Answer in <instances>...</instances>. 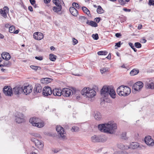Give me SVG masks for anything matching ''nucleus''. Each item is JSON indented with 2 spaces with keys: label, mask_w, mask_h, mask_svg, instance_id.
I'll return each mask as SVG.
<instances>
[{
  "label": "nucleus",
  "mask_w": 154,
  "mask_h": 154,
  "mask_svg": "<svg viewBox=\"0 0 154 154\" xmlns=\"http://www.w3.org/2000/svg\"><path fill=\"white\" fill-rule=\"evenodd\" d=\"M139 145V143L137 142H132L131 143L128 147H129V148H131L132 149H135L137 148Z\"/></svg>",
  "instance_id": "24"
},
{
  "label": "nucleus",
  "mask_w": 154,
  "mask_h": 154,
  "mask_svg": "<svg viewBox=\"0 0 154 154\" xmlns=\"http://www.w3.org/2000/svg\"><path fill=\"white\" fill-rule=\"evenodd\" d=\"M28 9L30 11H33V9L32 7L31 6H29L28 7Z\"/></svg>",
  "instance_id": "58"
},
{
  "label": "nucleus",
  "mask_w": 154,
  "mask_h": 154,
  "mask_svg": "<svg viewBox=\"0 0 154 154\" xmlns=\"http://www.w3.org/2000/svg\"><path fill=\"white\" fill-rule=\"evenodd\" d=\"M123 10L125 11H128L130 12L131 11V9H127L126 8H124L123 9Z\"/></svg>",
  "instance_id": "57"
},
{
  "label": "nucleus",
  "mask_w": 154,
  "mask_h": 154,
  "mask_svg": "<svg viewBox=\"0 0 154 154\" xmlns=\"http://www.w3.org/2000/svg\"><path fill=\"white\" fill-rule=\"evenodd\" d=\"M94 117L96 120H100L102 119V115L100 112H95Z\"/></svg>",
  "instance_id": "25"
},
{
  "label": "nucleus",
  "mask_w": 154,
  "mask_h": 154,
  "mask_svg": "<svg viewBox=\"0 0 154 154\" xmlns=\"http://www.w3.org/2000/svg\"><path fill=\"white\" fill-rule=\"evenodd\" d=\"M115 36L116 37L118 38H119L121 36V35L120 33H116L115 34Z\"/></svg>",
  "instance_id": "56"
},
{
  "label": "nucleus",
  "mask_w": 154,
  "mask_h": 154,
  "mask_svg": "<svg viewBox=\"0 0 154 154\" xmlns=\"http://www.w3.org/2000/svg\"><path fill=\"white\" fill-rule=\"evenodd\" d=\"M32 88L30 85H28L27 86H24L22 87V94L23 93L26 95H27L31 92L32 91Z\"/></svg>",
  "instance_id": "10"
},
{
  "label": "nucleus",
  "mask_w": 154,
  "mask_h": 154,
  "mask_svg": "<svg viewBox=\"0 0 154 154\" xmlns=\"http://www.w3.org/2000/svg\"><path fill=\"white\" fill-rule=\"evenodd\" d=\"M55 48L53 46H51L50 47V49L51 50H54Z\"/></svg>",
  "instance_id": "64"
},
{
  "label": "nucleus",
  "mask_w": 154,
  "mask_h": 154,
  "mask_svg": "<svg viewBox=\"0 0 154 154\" xmlns=\"http://www.w3.org/2000/svg\"><path fill=\"white\" fill-rule=\"evenodd\" d=\"M146 87L148 88L153 89L154 88V80H152L146 85Z\"/></svg>",
  "instance_id": "23"
},
{
  "label": "nucleus",
  "mask_w": 154,
  "mask_h": 154,
  "mask_svg": "<svg viewBox=\"0 0 154 154\" xmlns=\"http://www.w3.org/2000/svg\"><path fill=\"white\" fill-rule=\"evenodd\" d=\"M79 21L81 22H84L86 20H88V19L84 16H81L79 17Z\"/></svg>",
  "instance_id": "38"
},
{
  "label": "nucleus",
  "mask_w": 154,
  "mask_h": 154,
  "mask_svg": "<svg viewBox=\"0 0 154 154\" xmlns=\"http://www.w3.org/2000/svg\"><path fill=\"white\" fill-rule=\"evenodd\" d=\"M139 72V70L136 69H134L130 72V74L131 75H134L137 74Z\"/></svg>",
  "instance_id": "30"
},
{
  "label": "nucleus",
  "mask_w": 154,
  "mask_h": 154,
  "mask_svg": "<svg viewBox=\"0 0 154 154\" xmlns=\"http://www.w3.org/2000/svg\"><path fill=\"white\" fill-rule=\"evenodd\" d=\"M53 2L55 4L56 6H58L60 5H61L60 3V2L59 0H53Z\"/></svg>",
  "instance_id": "42"
},
{
  "label": "nucleus",
  "mask_w": 154,
  "mask_h": 154,
  "mask_svg": "<svg viewBox=\"0 0 154 154\" xmlns=\"http://www.w3.org/2000/svg\"><path fill=\"white\" fill-rule=\"evenodd\" d=\"M9 12V8L7 6H5L3 8V10L0 9V13L1 15L5 18H6L7 17V13H8Z\"/></svg>",
  "instance_id": "13"
},
{
  "label": "nucleus",
  "mask_w": 154,
  "mask_h": 154,
  "mask_svg": "<svg viewBox=\"0 0 154 154\" xmlns=\"http://www.w3.org/2000/svg\"><path fill=\"white\" fill-rule=\"evenodd\" d=\"M97 54L99 55H106L108 54V52L106 51H98Z\"/></svg>",
  "instance_id": "37"
},
{
  "label": "nucleus",
  "mask_w": 154,
  "mask_h": 154,
  "mask_svg": "<svg viewBox=\"0 0 154 154\" xmlns=\"http://www.w3.org/2000/svg\"><path fill=\"white\" fill-rule=\"evenodd\" d=\"M42 93L44 96H48L52 94V91L50 87L48 86L45 87L43 88Z\"/></svg>",
  "instance_id": "14"
},
{
  "label": "nucleus",
  "mask_w": 154,
  "mask_h": 154,
  "mask_svg": "<svg viewBox=\"0 0 154 154\" xmlns=\"http://www.w3.org/2000/svg\"><path fill=\"white\" fill-rule=\"evenodd\" d=\"M56 130L60 137L63 139H65L66 134L63 127L60 126H57L56 127Z\"/></svg>",
  "instance_id": "7"
},
{
  "label": "nucleus",
  "mask_w": 154,
  "mask_h": 154,
  "mask_svg": "<svg viewBox=\"0 0 154 154\" xmlns=\"http://www.w3.org/2000/svg\"><path fill=\"white\" fill-rule=\"evenodd\" d=\"M29 122L33 126H36L38 128L43 127L44 125L43 122L38 118H31L29 119Z\"/></svg>",
  "instance_id": "5"
},
{
  "label": "nucleus",
  "mask_w": 154,
  "mask_h": 154,
  "mask_svg": "<svg viewBox=\"0 0 154 154\" xmlns=\"http://www.w3.org/2000/svg\"><path fill=\"white\" fill-rule=\"evenodd\" d=\"M117 128L116 124L112 121H110L107 123L100 124L98 125V128L101 131L111 134L115 133Z\"/></svg>",
  "instance_id": "1"
},
{
  "label": "nucleus",
  "mask_w": 154,
  "mask_h": 154,
  "mask_svg": "<svg viewBox=\"0 0 154 154\" xmlns=\"http://www.w3.org/2000/svg\"><path fill=\"white\" fill-rule=\"evenodd\" d=\"M73 7H75L77 9L79 8V6L78 3L75 2H73L72 4Z\"/></svg>",
  "instance_id": "46"
},
{
  "label": "nucleus",
  "mask_w": 154,
  "mask_h": 154,
  "mask_svg": "<svg viewBox=\"0 0 154 154\" xmlns=\"http://www.w3.org/2000/svg\"><path fill=\"white\" fill-rule=\"evenodd\" d=\"M19 32V30H17L16 31H14V32H13L14 33V34H17Z\"/></svg>",
  "instance_id": "63"
},
{
  "label": "nucleus",
  "mask_w": 154,
  "mask_h": 154,
  "mask_svg": "<svg viewBox=\"0 0 154 154\" xmlns=\"http://www.w3.org/2000/svg\"><path fill=\"white\" fill-rule=\"evenodd\" d=\"M100 72L102 74L105 73L109 71V68L107 67H103L100 69Z\"/></svg>",
  "instance_id": "35"
},
{
  "label": "nucleus",
  "mask_w": 154,
  "mask_h": 154,
  "mask_svg": "<svg viewBox=\"0 0 154 154\" xmlns=\"http://www.w3.org/2000/svg\"><path fill=\"white\" fill-rule=\"evenodd\" d=\"M36 59L38 60H42L43 59V57L42 56L37 57L36 56L35 57Z\"/></svg>",
  "instance_id": "49"
},
{
  "label": "nucleus",
  "mask_w": 154,
  "mask_h": 154,
  "mask_svg": "<svg viewBox=\"0 0 154 154\" xmlns=\"http://www.w3.org/2000/svg\"><path fill=\"white\" fill-rule=\"evenodd\" d=\"M144 140L146 144L149 146H152L154 145V140L151 136H148L146 137Z\"/></svg>",
  "instance_id": "12"
},
{
  "label": "nucleus",
  "mask_w": 154,
  "mask_h": 154,
  "mask_svg": "<svg viewBox=\"0 0 154 154\" xmlns=\"http://www.w3.org/2000/svg\"><path fill=\"white\" fill-rule=\"evenodd\" d=\"M2 58L7 61L8 60L11 58V56L8 52H4L2 54Z\"/></svg>",
  "instance_id": "21"
},
{
  "label": "nucleus",
  "mask_w": 154,
  "mask_h": 154,
  "mask_svg": "<svg viewBox=\"0 0 154 154\" xmlns=\"http://www.w3.org/2000/svg\"><path fill=\"white\" fill-rule=\"evenodd\" d=\"M142 27V25L141 24H140L138 25L137 28L138 29H141Z\"/></svg>",
  "instance_id": "61"
},
{
  "label": "nucleus",
  "mask_w": 154,
  "mask_h": 154,
  "mask_svg": "<svg viewBox=\"0 0 154 154\" xmlns=\"http://www.w3.org/2000/svg\"><path fill=\"white\" fill-rule=\"evenodd\" d=\"M119 2L122 5H124L125 3V2L123 0H119Z\"/></svg>",
  "instance_id": "51"
},
{
  "label": "nucleus",
  "mask_w": 154,
  "mask_h": 154,
  "mask_svg": "<svg viewBox=\"0 0 154 154\" xmlns=\"http://www.w3.org/2000/svg\"><path fill=\"white\" fill-rule=\"evenodd\" d=\"M15 30V27L14 26H12L9 28V31L10 33H13Z\"/></svg>",
  "instance_id": "40"
},
{
  "label": "nucleus",
  "mask_w": 154,
  "mask_h": 154,
  "mask_svg": "<svg viewBox=\"0 0 154 154\" xmlns=\"http://www.w3.org/2000/svg\"><path fill=\"white\" fill-rule=\"evenodd\" d=\"M134 46L137 48H140L141 47V45L139 42H137L135 43Z\"/></svg>",
  "instance_id": "43"
},
{
  "label": "nucleus",
  "mask_w": 154,
  "mask_h": 154,
  "mask_svg": "<svg viewBox=\"0 0 154 154\" xmlns=\"http://www.w3.org/2000/svg\"><path fill=\"white\" fill-rule=\"evenodd\" d=\"M126 132H124L122 133V139H126Z\"/></svg>",
  "instance_id": "50"
},
{
  "label": "nucleus",
  "mask_w": 154,
  "mask_h": 154,
  "mask_svg": "<svg viewBox=\"0 0 154 154\" xmlns=\"http://www.w3.org/2000/svg\"><path fill=\"white\" fill-rule=\"evenodd\" d=\"M42 91V87L39 84H37L35 85L34 91L35 94L38 93H40Z\"/></svg>",
  "instance_id": "20"
},
{
  "label": "nucleus",
  "mask_w": 154,
  "mask_h": 154,
  "mask_svg": "<svg viewBox=\"0 0 154 154\" xmlns=\"http://www.w3.org/2000/svg\"><path fill=\"white\" fill-rule=\"evenodd\" d=\"M30 0V2L31 3V4L32 5H34L35 3V0Z\"/></svg>",
  "instance_id": "55"
},
{
  "label": "nucleus",
  "mask_w": 154,
  "mask_h": 154,
  "mask_svg": "<svg viewBox=\"0 0 154 154\" xmlns=\"http://www.w3.org/2000/svg\"><path fill=\"white\" fill-rule=\"evenodd\" d=\"M15 121L18 123H21L25 122L24 116L23 114L18 113L15 116Z\"/></svg>",
  "instance_id": "8"
},
{
  "label": "nucleus",
  "mask_w": 154,
  "mask_h": 154,
  "mask_svg": "<svg viewBox=\"0 0 154 154\" xmlns=\"http://www.w3.org/2000/svg\"><path fill=\"white\" fill-rule=\"evenodd\" d=\"M33 135L35 137H38L40 138H41V137L40 135L38 133H34L33 134Z\"/></svg>",
  "instance_id": "47"
},
{
  "label": "nucleus",
  "mask_w": 154,
  "mask_h": 154,
  "mask_svg": "<svg viewBox=\"0 0 154 154\" xmlns=\"http://www.w3.org/2000/svg\"><path fill=\"white\" fill-rule=\"evenodd\" d=\"M78 42V40L76 39L73 38V44L74 45H75Z\"/></svg>",
  "instance_id": "54"
},
{
  "label": "nucleus",
  "mask_w": 154,
  "mask_h": 154,
  "mask_svg": "<svg viewBox=\"0 0 154 154\" xmlns=\"http://www.w3.org/2000/svg\"><path fill=\"white\" fill-rule=\"evenodd\" d=\"M22 87L16 86L12 90L13 94V93L15 95H19L22 94Z\"/></svg>",
  "instance_id": "15"
},
{
  "label": "nucleus",
  "mask_w": 154,
  "mask_h": 154,
  "mask_svg": "<svg viewBox=\"0 0 154 154\" xmlns=\"http://www.w3.org/2000/svg\"><path fill=\"white\" fill-rule=\"evenodd\" d=\"M101 95L106 99L108 98L109 95L113 99L116 97V92L113 88L111 86H104L101 90Z\"/></svg>",
  "instance_id": "2"
},
{
  "label": "nucleus",
  "mask_w": 154,
  "mask_h": 154,
  "mask_svg": "<svg viewBox=\"0 0 154 154\" xmlns=\"http://www.w3.org/2000/svg\"><path fill=\"white\" fill-rule=\"evenodd\" d=\"M81 93L85 97L88 98L93 97L96 94V92L94 90L89 88H84L82 91Z\"/></svg>",
  "instance_id": "4"
},
{
  "label": "nucleus",
  "mask_w": 154,
  "mask_h": 154,
  "mask_svg": "<svg viewBox=\"0 0 154 154\" xmlns=\"http://www.w3.org/2000/svg\"><path fill=\"white\" fill-rule=\"evenodd\" d=\"M106 58H107L108 59H110L111 58V54L110 53L109 54L108 56L106 57Z\"/></svg>",
  "instance_id": "60"
},
{
  "label": "nucleus",
  "mask_w": 154,
  "mask_h": 154,
  "mask_svg": "<svg viewBox=\"0 0 154 154\" xmlns=\"http://www.w3.org/2000/svg\"><path fill=\"white\" fill-rule=\"evenodd\" d=\"M79 128L77 127H73L71 129V130L73 132H76L79 131Z\"/></svg>",
  "instance_id": "45"
},
{
  "label": "nucleus",
  "mask_w": 154,
  "mask_h": 154,
  "mask_svg": "<svg viewBox=\"0 0 154 154\" xmlns=\"http://www.w3.org/2000/svg\"><path fill=\"white\" fill-rule=\"evenodd\" d=\"M82 10L85 12L86 13L87 15L89 16L90 17L91 15L90 14V11L88 9L85 7H82Z\"/></svg>",
  "instance_id": "32"
},
{
  "label": "nucleus",
  "mask_w": 154,
  "mask_h": 154,
  "mask_svg": "<svg viewBox=\"0 0 154 154\" xmlns=\"http://www.w3.org/2000/svg\"><path fill=\"white\" fill-rule=\"evenodd\" d=\"M97 11L98 14H101L103 13V10L101 6L99 5L97 9Z\"/></svg>",
  "instance_id": "36"
},
{
  "label": "nucleus",
  "mask_w": 154,
  "mask_h": 154,
  "mask_svg": "<svg viewBox=\"0 0 154 154\" xmlns=\"http://www.w3.org/2000/svg\"><path fill=\"white\" fill-rule=\"evenodd\" d=\"M31 140L34 143L35 146L38 148L40 149H42L44 145L41 141L35 138H32Z\"/></svg>",
  "instance_id": "9"
},
{
  "label": "nucleus",
  "mask_w": 154,
  "mask_h": 154,
  "mask_svg": "<svg viewBox=\"0 0 154 154\" xmlns=\"http://www.w3.org/2000/svg\"><path fill=\"white\" fill-rule=\"evenodd\" d=\"M117 92L120 96H126L131 93V89L127 86L122 85L117 88Z\"/></svg>",
  "instance_id": "3"
},
{
  "label": "nucleus",
  "mask_w": 154,
  "mask_h": 154,
  "mask_svg": "<svg viewBox=\"0 0 154 154\" xmlns=\"http://www.w3.org/2000/svg\"><path fill=\"white\" fill-rule=\"evenodd\" d=\"M91 141L93 142H99L106 141L107 138L105 137H101L94 135L91 137Z\"/></svg>",
  "instance_id": "6"
},
{
  "label": "nucleus",
  "mask_w": 154,
  "mask_h": 154,
  "mask_svg": "<svg viewBox=\"0 0 154 154\" xmlns=\"http://www.w3.org/2000/svg\"><path fill=\"white\" fill-rule=\"evenodd\" d=\"M113 154H128V153L125 151H120L115 152Z\"/></svg>",
  "instance_id": "39"
},
{
  "label": "nucleus",
  "mask_w": 154,
  "mask_h": 154,
  "mask_svg": "<svg viewBox=\"0 0 154 154\" xmlns=\"http://www.w3.org/2000/svg\"><path fill=\"white\" fill-rule=\"evenodd\" d=\"M62 90L58 89H54L52 91V93L54 96H60L62 94Z\"/></svg>",
  "instance_id": "19"
},
{
  "label": "nucleus",
  "mask_w": 154,
  "mask_h": 154,
  "mask_svg": "<svg viewBox=\"0 0 154 154\" xmlns=\"http://www.w3.org/2000/svg\"><path fill=\"white\" fill-rule=\"evenodd\" d=\"M143 86V83L141 82H138L134 84L133 88L135 91H138L142 88Z\"/></svg>",
  "instance_id": "16"
},
{
  "label": "nucleus",
  "mask_w": 154,
  "mask_h": 154,
  "mask_svg": "<svg viewBox=\"0 0 154 154\" xmlns=\"http://www.w3.org/2000/svg\"><path fill=\"white\" fill-rule=\"evenodd\" d=\"M72 92V91L71 90L65 88L62 89V94L64 96L69 97Z\"/></svg>",
  "instance_id": "17"
},
{
  "label": "nucleus",
  "mask_w": 154,
  "mask_h": 154,
  "mask_svg": "<svg viewBox=\"0 0 154 154\" xmlns=\"http://www.w3.org/2000/svg\"><path fill=\"white\" fill-rule=\"evenodd\" d=\"M118 147L122 149L127 150L129 149V147L126 145H124L120 143L117 144Z\"/></svg>",
  "instance_id": "26"
},
{
  "label": "nucleus",
  "mask_w": 154,
  "mask_h": 154,
  "mask_svg": "<svg viewBox=\"0 0 154 154\" xmlns=\"http://www.w3.org/2000/svg\"><path fill=\"white\" fill-rule=\"evenodd\" d=\"M69 10L71 14L74 16H77L78 14L77 10L73 7H70Z\"/></svg>",
  "instance_id": "22"
},
{
  "label": "nucleus",
  "mask_w": 154,
  "mask_h": 154,
  "mask_svg": "<svg viewBox=\"0 0 154 154\" xmlns=\"http://www.w3.org/2000/svg\"><path fill=\"white\" fill-rule=\"evenodd\" d=\"M92 37L94 40H97L99 38L98 35L97 33L95 34H93L92 35Z\"/></svg>",
  "instance_id": "44"
},
{
  "label": "nucleus",
  "mask_w": 154,
  "mask_h": 154,
  "mask_svg": "<svg viewBox=\"0 0 154 154\" xmlns=\"http://www.w3.org/2000/svg\"><path fill=\"white\" fill-rule=\"evenodd\" d=\"M30 67L31 69L35 70H40L41 69V68L39 66L31 65Z\"/></svg>",
  "instance_id": "34"
},
{
  "label": "nucleus",
  "mask_w": 154,
  "mask_h": 154,
  "mask_svg": "<svg viewBox=\"0 0 154 154\" xmlns=\"http://www.w3.org/2000/svg\"><path fill=\"white\" fill-rule=\"evenodd\" d=\"M148 4L150 6L154 5V1L153 0H149Z\"/></svg>",
  "instance_id": "48"
},
{
  "label": "nucleus",
  "mask_w": 154,
  "mask_h": 154,
  "mask_svg": "<svg viewBox=\"0 0 154 154\" xmlns=\"http://www.w3.org/2000/svg\"><path fill=\"white\" fill-rule=\"evenodd\" d=\"M128 45L134 52H136L137 51V50L134 47V45L132 43L129 42L128 43Z\"/></svg>",
  "instance_id": "41"
},
{
  "label": "nucleus",
  "mask_w": 154,
  "mask_h": 154,
  "mask_svg": "<svg viewBox=\"0 0 154 154\" xmlns=\"http://www.w3.org/2000/svg\"><path fill=\"white\" fill-rule=\"evenodd\" d=\"M57 57L56 56L53 54H49V58L52 61H55Z\"/></svg>",
  "instance_id": "33"
},
{
  "label": "nucleus",
  "mask_w": 154,
  "mask_h": 154,
  "mask_svg": "<svg viewBox=\"0 0 154 154\" xmlns=\"http://www.w3.org/2000/svg\"><path fill=\"white\" fill-rule=\"evenodd\" d=\"M44 2L46 4H48L50 2L51 0H44Z\"/></svg>",
  "instance_id": "59"
},
{
  "label": "nucleus",
  "mask_w": 154,
  "mask_h": 154,
  "mask_svg": "<svg viewBox=\"0 0 154 154\" xmlns=\"http://www.w3.org/2000/svg\"><path fill=\"white\" fill-rule=\"evenodd\" d=\"M4 37V35L0 33V38H3Z\"/></svg>",
  "instance_id": "62"
},
{
  "label": "nucleus",
  "mask_w": 154,
  "mask_h": 154,
  "mask_svg": "<svg viewBox=\"0 0 154 154\" xmlns=\"http://www.w3.org/2000/svg\"><path fill=\"white\" fill-rule=\"evenodd\" d=\"M100 20V17H96L94 19V20L97 22V23H99Z\"/></svg>",
  "instance_id": "53"
},
{
  "label": "nucleus",
  "mask_w": 154,
  "mask_h": 154,
  "mask_svg": "<svg viewBox=\"0 0 154 154\" xmlns=\"http://www.w3.org/2000/svg\"><path fill=\"white\" fill-rule=\"evenodd\" d=\"M51 79L48 78H44L42 79L41 80V83L44 84H47L51 82Z\"/></svg>",
  "instance_id": "29"
},
{
  "label": "nucleus",
  "mask_w": 154,
  "mask_h": 154,
  "mask_svg": "<svg viewBox=\"0 0 154 154\" xmlns=\"http://www.w3.org/2000/svg\"><path fill=\"white\" fill-rule=\"evenodd\" d=\"M61 5H60L58 6H55L53 7V10L56 12H58L60 11L62 9Z\"/></svg>",
  "instance_id": "28"
},
{
  "label": "nucleus",
  "mask_w": 154,
  "mask_h": 154,
  "mask_svg": "<svg viewBox=\"0 0 154 154\" xmlns=\"http://www.w3.org/2000/svg\"><path fill=\"white\" fill-rule=\"evenodd\" d=\"M33 38L37 40H41L43 39L44 35L42 33L40 32H35L33 35Z\"/></svg>",
  "instance_id": "18"
},
{
  "label": "nucleus",
  "mask_w": 154,
  "mask_h": 154,
  "mask_svg": "<svg viewBox=\"0 0 154 154\" xmlns=\"http://www.w3.org/2000/svg\"><path fill=\"white\" fill-rule=\"evenodd\" d=\"M121 42H119L118 43L116 44L115 46H117L118 47H120L121 46Z\"/></svg>",
  "instance_id": "52"
},
{
  "label": "nucleus",
  "mask_w": 154,
  "mask_h": 154,
  "mask_svg": "<svg viewBox=\"0 0 154 154\" xmlns=\"http://www.w3.org/2000/svg\"><path fill=\"white\" fill-rule=\"evenodd\" d=\"M11 63L8 60L4 62L3 64H0V67L4 66L9 67L11 66Z\"/></svg>",
  "instance_id": "31"
},
{
  "label": "nucleus",
  "mask_w": 154,
  "mask_h": 154,
  "mask_svg": "<svg viewBox=\"0 0 154 154\" xmlns=\"http://www.w3.org/2000/svg\"><path fill=\"white\" fill-rule=\"evenodd\" d=\"M86 23L93 27H96L98 26L97 24L95 22L93 21L87 20Z\"/></svg>",
  "instance_id": "27"
},
{
  "label": "nucleus",
  "mask_w": 154,
  "mask_h": 154,
  "mask_svg": "<svg viewBox=\"0 0 154 154\" xmlns=\"http://www.w3.org/2000/svg\"><path fill=\"white\" fill-rule=\"evenodd\" d=\"M3 91L5 94L6 95L11 96L13 95L12 90L10 86L5 87Z\"/></svg>",
  "instance_id": "11"
}]
</instances>
